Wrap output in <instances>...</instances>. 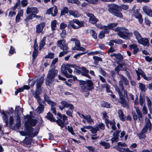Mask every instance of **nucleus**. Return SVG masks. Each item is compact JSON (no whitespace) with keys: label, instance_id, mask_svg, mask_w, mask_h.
<instances>
[{"label":"nucleus","instance_id":"obj_1","mask_svg":"<svg viewBox=\"0 0 152 152\" xmlns=\"http://www.w3.org/2000/svg\"><path fill=\"white\" fill-rule=\"evenodd\" d=\"M26 121L25 123V131H20V133L22 136H28L31 137H34L38 134V132L29 126H34L36 123L35 120L32 119L31 116L27 115L25 117Z\"/></svg>","mask_w":152,"mask_h":152},{"label":"nucleus","instance_id":"obj_18","mask_svg":"<svg viewBox=\"0 0 152 152\" xmlns=\"http://www.w3.org/2000/svg\"><path fill=\"white\" fill-rule=\"evenodd\" d=\"M9 113L7 112H3L1 113L2 117L3 118L4 122L5 123L6 126H7L8 124V115Z\"/></svg>","mask_w":152,"mask_h":152},{"label":"nucleus","instance_id":"obj_24","mask_svg":"<svg viewBox=\"0 0 152 152\" xmlns=\"http://www.w3.org/2000/svg\"><path fill=\"white\" fill-rule=\"evenodd\" d=\"M44 100L47 103L52 106H54L56 105V103L53 102L51 101L49 99L48 96L46 94L44 95Z\"/></svg>","mask_w":152,"mask_h":152},{"label":"nucleus","instance_id":"obj_56","mask_svg":"<svg viewBox=\"0 0 152 152\" xmlns=\"http://www.w3.org/2000/svg\"><path fill=\"white\" fill-rule=\"evenodd\" d=\"M68 9L66 7H64L62 10L61 11V15H63L68 13Z\"/></svg>","mask_w":152,"mask_h":152},{"label":"nucleus","instance_id":"obj_9","mask_svg":"<svg viewBox=\"0 0 152 152\" xmlns=\"http://www.w3.org/2000/svg\"><path fill=\"white\" fill-rule=\"evenodd\" d=\"M135 109L137 115L134 112L132 113L133 119L135 121L137 119V118H138L139 120L140 121V119L142 118L143 117L142 113L138 107H136L135 108Z\"/></svg>","mask_w":152,"mask_h":152},{"label":"nucleus","instance_id":"obj_17","mask_svg":"<svg viewBox=\"0 0 152 152\" xmlns=\"http://www.w3.org/2000/svg\"><path fill=\"white\" fill-rule=\"evenodd\" d=\"M57 45L58 47L63 50H67V47L65 44V40L64 39L59 40L57 41Z\"/></svg>","mask_w":152,"mask_h":152},{"label":"nucleus","instance_id":"obj_41","mask_svg":"<svg viewBox=\"0 0 152 152\" xmlns=\"http://www.w3.org/2000/svg\"><path fill=\"white\" fill-rule=\"evenodd\" d=\"M57 115L60 118L62 119L64 122H65V121L67 119V116L64 115H62L60 113H58L57 114Z\"/></svg>","mask_w":152,"mask_h":152},{"label":"nucleus","instance_id":"obj_63","mask_svg":"<svg viewBox=\"0 0 152 152\" xmlns=\"http://www.w3.org/2000/svg\"><path fill=\"white\" fill-rule=\"evenodd\" d=\"M112 142H116L118 140V138L117 137H113L111 140Z\"/></svg>","mask_w":152,"mask_h":152},{"label":"nucleus","instance_id":"obj_12","mask_svg":"<svg viewBox=\"0 0 152 152\" xmlns=\"http://www.w3.org/2000/svg\"><path fill=\"white\" fill-rule=\"evenodd\" d=\"M152 125L150 120L148 118H146L145 120V125L142 129L144 132H146L148 129L149 131L152 129Z\"/></svg>","mask_w":152,"mask_h":152},{"label":"nucleus","instance_id":"obj_8","mask_svg":"<svg viewBox=\"0 0 152 152\" xmlns=\"http://www.w3.org/2000/svg\"><path fill=\"white\" fill-rule=\"evenodd\" d=\"M119 96V102L121 104L122 107L128 108L129 107V101L124 97L121 92L118 88L116 89Z\"/></svg>","mask_w":152,"mask_h":152},{"label":"nucleus","instance_id":"obj_30","mask_svg":"<svg viewBox=\"0 0 152 152\" xmlns=\"http://www.w3.org/2000/svg\"><path fill=\"white\" fill-rule=\"evenodd\" d=\"M99 144L102 146H103L104 148L106 149L109 148L110 146L109 143L104 141H101Z\"/></svg>","mask_w":152,"mask_h":152},{"label":"nucleus","instance_id":"obj_48","mask_svg":"<svg viewBox=\"0 0 152 152\" xmlns=\"http://www.w3.org/2000/svg\"><path fill=\"white\" fill-rule=\"evenodd\" d=\"M54 54L53 53L50 52L46 56L45 58H46L52 59L53 58Z\"/></svg>","mask_w":152,"mask_h":152},{"label":"nucleus","instance_id":"obj_10","mask_svg":"<svg viewBox=\"0 0 152 152\" xmlns=\"http://www.w3.org/2000/svg\"><path fill=\"white\" fill-rule=\"evenodd\" d=\"M61 105H59L58 107L61 110H63L65 108L69 107L70 109L72 110L74 108V106L72 104H69L65 101H61Z\"/></svg>","mask_w":152,"mask_h":152},{"label":"nucleus","instance_id":"obj_31","mask_svg":"<svg viewBox=\"0 0 152 152\" xmlns=\"http://www.w3.org/2000/svg\"><path fill=\"white\" fill-rule=\"evenodd\" d=\"M115 148L117 151L121 152H129V149L128 148H124L119 146H115Z\"/></svg>","mask_w":152,"mask_h":152},{"label":"nucleus","instance_id":"obj_37","mask_svg":"<svg viewBox=\"0 0 152 152\" xmlns=\"http://www.w3.org/2000/svg\"><path fill=\"white\" fill-rule=\"evenodd\" d=\"M70 15H72L75 18H77L80 16V15L78 12L77 11H73L72 10H70L69 12Z\"/></svg>","mask_w":152,"mask_h":152},{"label":"nucleus","instance_id":"obj_15","mask_svg":"<svg viewBox=\"0 0 152 152\" xmlns=\"http://www.w3.org/2000/svg\"><path fill=\"white\" fill-rule=\"evenodd\" d=\"M86 15L89 18V22L93 24H95L98 21V20L96 19L94 15L89 12L86 13Z\"/></svg>","mask_w":152,"mask_h":152},{"label":"nucleus","instance_id":"obj_39","mask_svg":"<svg viewBox=\"0 0 152 152\" xmlns=\"http://www.w3.org/2000/svg\"><path fill=\"white\" fill-rule=\"evenodd\" d=\"M41 16L40 15H36V14L33 15H29L27 18L26 19H32L33 18H35L37 19H39L41 18Z\"/></svg>","mask_w":152,"mask_h":152},{"label":"nucleus","instance_id":"obj_54","mask_svg":"<svg viewBox=\"0 0 152 152\" xmlns=\"http://www.w3.org/2000/svg\"><path fill=\"white\" fill-rule=\"evenodd\" d=\"M68 1L69 3H75L77 4L78 5H80V3L78 0H68Z\"/></svg>","mask_w":152,"mask_h":152},{"label":"nucleus","instance_id":"obj_11","mask_svg":"<svg viewBox=\"0 0 152 152\" xmlns=\"http://www.w3.org/2000/svg\"><path fill=\"white\" fill-rule=\"evenodd\" d=\"M121 78V80L119 83V86L120 87L122 90H124V86H123V82H124L125 84L127 86V87L129 88V82L127 79L122 75H120Z\"/></svg>","mask_w":152,"mask_h":152},{"label":"nucleus","instance_id":"obj_49","mask_svg":"<svg viewBox=\"0 0 152 152\" xmlns=\"http://www.w3.org/2000/svg\"><path fill=\"white\" fill-rule=\"evenodd\" d=\"M93 58L95 61V62L96 63H97L99 61H102V59L101 58L96 56H94Z\"/></svg>","mask_w":152,"mask_h":152},{"label":"nucleus","instance_id":"obj_40","mask_svg":"<svg viewBox=\"0 0 152 152\" xmlns=\"http://www.w3.org/2000/svg\"><path fill=\"white\" fill-rule=\"evenodd\" d=\"M145 102V98L143 96H140L139 98V104L142 106Z\"/></svg>","mask_w":152,"mask_h":152},{"label":"nucleus","instance_id":"obj_62","mask_svg":"<svg viewBox=\"0 0 152 152\" xmlns=\"http://www.w3.org/2000/svg\"><path fill=\"white\" fill-rule=\"evenodd\" d=\"M66 34V32L65 30H63L61 33L60 34L61 37L62 38H64L65 37Z\"/></svg>","mask_w":152,"mask_h":152},{"label":"nucleus","instance_id":"obj_43","mask_svg":"<svg viewBox=\"0 0 152 152\" xmlns=\"http://www.w3.org/2000/svg\"><path fill=\"white\" fill-rule=\"evenodd\" d=\"M139 87L142 91H145L146 90L145 86L143 84L140 83H139Z\"/></svg>","mask_w":152,"mask_h":152},{"label":"nucleus","instance_id":"obj_27","mask_svg":"<svg viewBox=\"0 0 152 152\" xmlns=\"http://www.w3.org/2000/svg\"><path fill=\"white\" fill-rule=\"evenodd\" d=\"M44 80V78L41 77L39 79H37V82L36 84L37 88L38 89L40 88L43 84Z\"/></svg>","mask_w":152,"mask_h":152},{"label":"nucleus","instance_id":"obj_57","mask_svg":"<svg viewBox=\"0 0 152 152\" xmlns=\"http://www.w3.org/2000/svg\"><path fill=\"white\" fill-rule=\"evenodd\" d=\"M90 32L93 37L95 39H96L97 38V35L95 31L93 30H91Z\"/></svg>","mask_w":152,"mask_h":152},{"label":"nucleus","instance_id":"obj_33","mask_svg":"<svg viewBox=\"0 0 152 152\" xmlns=\"http://www.w3.org/2000/svg\"><path fill=\"white\" fill-rule=\"evenodd\" d=\"M39 94L40 93L38 92L37 90H36V91L33 94V95L37 99L38 102V101H39L40 102H41V100L39 96Z\"/></svg>","mask_w":152,"mask_h":152},{"label":"nucleus","instance_id":"obj_3","mask_svg":"<svg viewBox=\"0 0 152 152\" xmlns=\"http://www.w3.org/2000/svg\"><path fill=\"white\" fill-rule=\"evenodd\" d=\"M107 7L108 12L113 15L120 18H123L122 14L120 11V7L119 6L113 3L108 4Z\"/></svg>","mask_w":152,"mask_h":152},{"label":"nucleus","instance_id":"obj_26","mask_svg":"<svg viewBox=\"0 0 152 152\" xmlns=\"http://www.w3.org/2000/svg\"><path fill=\"white\" fill-rule=\"evenodd\" d=\"M38 103L39 106L36 109V111L39 113H40L43 111L44 109V106L41 104V102L38 101Z\"/></svg>","mask_w":152,"mask_h":152},{"label":"nucleus","instance_id":"obj_32","mask_svg":"<svg viewBox=\"0 0 152 152\" xmlns=\"http://www.w3.org/2000/svg\"><path fill=\"white\" fill-rule=\"evenodd\" d=\"M122 40L120 39H117L115 40H111L110 41L109 45L112 47L114 45V43L117 44H120L122 43Z\"/></svg>","mask_w":152,"mask_h":152},{"label":"nucleus","instance_id":"obj_14","mask_svg":"<svg viewBox=\"0 0 152 152\" xmlns=\"http://www.w3.org/2000/svg\"><path fill=\"white\" fill-rule=\"evenodd\" d=\"M38 12V10L37 8L34 7H27L26 10V13L27 14H30V15H33L37 14Z\"/></svg>","mask_w":152,"mask_h":152},{"label":"nucleus","instance_id":"obj_13","mask_svg":"<svg viewBox=\"0 0 152 152\" xmlns=\"http://www.w3.org/2000/svg\"><path fill=\"white\" fill-rule=\"evenodd\" d=\"M132 15L135 18L138 19V21L141 24L142 23L143 19L142 18V16L139 13V11L138 10L134 11Z\"/></svg>","mask_w":152,"mask_h":152},{"label":"nucleus","instance_id":"obj_53","mask_svg":"<svg viewBox=\"0 0 152 152\" xmlns=\"http://www.w3.org/2000/svg\"><path fill=\"white\" fill-rule=\"evenodd\" d=\"M142 112L143 115H146L148 113L147 109L145 104H144L143 106L142 109Z\"/></svg>","mask_w":152,"mask_h":152},{"label":"nucleus","instance_id":"obj_52","mask_svg":"<svg viewBox=\"0 0 152 152\" xmlns=\"http://www.w3.org/2000/svg\"><path fill=\"white\" fill-rule=\"evenodd\" d=\"M119 7H120V11H121L122 9L124 10H126L128 9L129 8V6L128 5L124 4L121 5L120 6H119Z\"/></svg>","mask_w":152,"mask_h":152},{"label":"nucleus","instance_id":"obj_29","mask_svg":"<svg viewBox=\"0 0 152 152\" xmlns=\"http://www.w3.org/2000/svg\"><path fill=\"white\" fill-rule=\"evenodd\" d=\"M117 25V23H109V24L107 26H106L107 28H105V29L107 30L108 32H109V29H113V27L116 26Z\"/></svg>","mask_w":152,"mask_h":152},{"label":"nucleus","instance_id":"obj_38","mask_svg":"<svg viewBox=\"0 0 152 152\" xmlns=\"http://www.w3.org/2000/svg\"><path fill=\"white\" fill-rule=\"evenodd\" d=\"M146 132H144L143 131V129H142L140 132L138 134V136L140 139H145L146 137V136L144 134Z\"/></svg>","mask_w":152,"mask_h":152},{"label":"nucleus","instance_id":"obj_19","mask_svg":"<svg viewBox=\"0 0 152 152\" xmlns=\"http://www.w3.org/2000/svg\"><path fill=\"white\" fill-rule=\"evenodd\" d=\"M45 24L44 22H42L38 24L36 26V32L37 33H40L42 32L44 27Z\"/></svg>","mask_w":152,"mask_h":152},{"label":"nucleus","instance_id":"obj_16","mask_svg":"<svg viewBox=\"0 0 152 152\" xmlns=\"http://www.w3.org/2000/svg\"><path fill=\"white\" fill-rule=\"evenodd\" d=\"M136 72L138 75L137 79L139 80L140 79V77L139 76L140 75H141L142 77L144 79L146 80H150L151 79V77H146L144 73V72L140 69H139L138 70H136Z\"/></svg>","mask_w":152,"mask_h":152},{"label":"nucleus","instance_id":"obj_35","mask_svg":"<svg viewBox=\"0 0 152 152\" xmlns=\"http://www.w3.org/2000/svg\"><path fill=\"white\" fill-rule=\"evenodd\" d=\"M46 39V38L44 37L43 38L42 40H41L40 44L39 45V49L41 50L43 46L45 45V41Z\"/></svg>","mask_w":152,"mask_h":152},{"label":"nucleus","instance_id":"obj_4","mask_svg":"<svg viewBox=\"0 0 152 152\" xmlns=\"http://www.w3.org/2000/svg\"><path fill=\"white\" fill-rule=\"evenodd\" d=\"M58 72V70L53 69L48 71L46 80V84L48 86H51L53 84L54 78Z\"/></svg>","mask_w":152,"mask_h":152},{"label":"nucleus","instance_id":"obj_44","mask_svg":"<svg viewBox=\"0 0 152 152\" xmlns=\"http://www.w3.org/2000/svg\"><path fill=\"white\" fill-rule=\"evenodd\" d=\"M47 117L51 121L53 122L55 121V119L53 117V115L50 113H47Z\"/></svg>","mask_w":152,"mask_h":152},{"label":"nucleus","instance_id":"obj_55","mask_svg":"<svg viewBox=\"0 0 152 152\" xmlns=\"http://www.w3.org/2000/svg\"><path fill=\"white\" fill-rule=\"evenodd\" d=\"M98 131V129H97L96 126V127H94L92 126L91 129L90 130V131L93 134H96Z\"/></svg>","mask_w":152,"mask_h":152},{"label":"nucleus","instance_id":"obj_64","mask_svg":"<svg viewBox=\"0 0 152 152\" xmlns=\"http://www.w3.org/2000/svg\"><path fill=\"white\" fill-rule=\"evenodd\" d=\"M67 26L66 24L64 23H61L60 24V28L61 29H64Z\"/></svg>","mask_w":152,"mask_h":152},{"label":"nucleus","instance_id":"obj_20","mask_svg":"<svg viewBox=\"0 0 152 152\" xmlns=\"http://www.w3.org/2000/svg\"><path fill=\"white\" fill-rule=\"evenodd\" d=\"M67 66H66L65 65H63L61 66V72L67 77L70 78L72 77V76L71 75L68 74L67 72L66 67Z\"/></svg>","mask_w":152,"mask_h":152},{"label":"nucleus","instance_id":"obj_7","mask_svg":"<svg viewBox=\"0 0 152 152\" xmlns=\"http://www.w3.org/2000/svg\"><path fill=\"white\" fill-rule=\"evenodd\" d=\"M84 23L83 21H80L77 19H74L69 22V25L74 29H78L84 26Z\"/></svg>","mask_w":152,"mask_h":152},{"label":"nucleus","instance_id":"obj_42","mask_svg":"<svg viewBox=\"0 0 152 152\" xmlns=\"http://www.w3.org/2000/svg\"><path fill=\"white\" fill-rule=\"evenodd\" d=\"M85 119H86L87 122L90 124H91L92 123H93V121L89 115L86 116Z\"/></svg>","mask_w":152,"mask_h":152},{"label":"nucleus","instance_id":"obj_36","mask_svg":"<svg viewBox=\"0 0 152 152\" xmlns=\"http://www.w3.org/2000/svg\"><path fill=\"white\" fill-rule=\"evenodd\" d=\"M104 30L100 32L99 35V37L100 39L103 38L104 36V34L108 33V31L106 29H104Z\"/></svg>","mask_w":152,"mask_h":152},{"label":"nucleus","instance_id":"obj_25","mask_svg":"<svg viewBox=\"0 0 152 152\" xmlns=\"http://www.w3.org/2000/svg\"><path fill=\"white\" fill-rule=\"evenodd\" d=\"M145 98L146 99V102H147V105L148 107V108L151 112V111H152V102L151 99L148 96H146L145 97Z\"/></svg>","mask_w":152,"mask_h":152},{"label":"nucleus","instance_id":"obj_34","mask_svg":"<svg viewBox=\"0 0 152 152\" xmlns=\"http://www.w3.org/2000/svg\"><path fill=\"white\" fill-rule=\"evenodd\" d=\"M119 117L122 121H124L125 120L124 116V115L123 111L121 110H119L118 112Z\"/></svg>","mask_w":152,"mask_h":152},{"label":"nucleus","instance_id":"obj_5","mask_svg":"<svg viewBox=\"0 0 152 152\" xmlns=\"http://www.w3.org/2000/svg\"><path fill=\"white\" fill-rule=\"evenodd\" d=\"M114 30L118 31V35L121 37L126 39L128 36H132V33L129 32V30L123 27H117Z\"/></svg>","mask_w":152,"mask_h":152},{"label":"nucleus","instance_id":"obj_46","mask_svg":"<svg viewBox=\"0 0 152 152\" xmlns=\"http://www.w3.org/2000/svg\"><path fill=\"white\" fill-rule=\"evenodd\" d=\"M96 127L97 129H98V130H99V129L103 130L104 129L105 125L102 123H100L97 124Z\"/></svg>","mask_w":152,"mask_h":152},{"label":"nucleus","instance_id":"obj_58","mask_svg":"<svg viewBox=\"0 0 152 152\" xmlns=\"http://www.w3.org/2000/svg\"><path fill=\"white\" fill-rule=\"evenodd\" d=\"M123 65L121 64H119L115 68V70L117 72H118L120 70L121 68H122Z\"/></svg>","mask_w":152,"mask_h":152},{"label":"nucleus","instance_id":"obj_28","mask_svg":"<svg viewBox=\"0 0 152 152\" xmlns=\"http://www.w3.org/2000/svg\"><path fill=\"white\" fill-rule=\"evenodd\" d=\"M134 34L135 37V38L137 39L138 42L139 40L142 39V37H141V34L138 31H134Z\"/></svg>","mask_w":152,"mask_h":152},{"label":"nucleus","instance_id":"obj_61","mask_svg":"<svg viewBox=\"0 0 152 152\" xmlns=\"http://www.w3.org/2000/svg\"><path fill=\"white\" fill-rule=\"evenodd\" d=\"M68 52V51H67V50H63V51L61 52L60 53L59 56V57H61L64 56L65 54H66Z\"/></svg>","mask_w":152,"mask_h":152},{"label":"nucleus","instance_id":"obj_60","mask_svg":"<svg viewBox=\"0 0 152 152\" xmlns=\"http://www.w3.org/2000/svg\"><path fill=\"white\" fill-rule=\"evenodd\" d=\"M99 71L100 73L102 74V75L104 76H106L107 74L103 70L102 68H99Z\"/></svg>","mask_w":152,"mask_h":152},{"label":"nucleus","instance_id":"obj_50","mask_svg":"<svg viewBox=\"0 0 152 152\" xmlns=\"http://www.w3.org/2000/svg\"><path fill=\"white\" fill-rule=\"evenodd\" d=\"M114 55H115L114 57L115 58H113L115 60H116V59L120 60L122 58V56L119 54H114Z\"/></svg>","mask_w":152,"mask_h":152},{"label":"nucleus","instance_id":"obj_6","mask_svg":"<svg viewBox=\"0 0 152 152\" xmlns=\"http://www.w3.org/2000/svg\"><path fill=\"white\" fill-rule=\"evenodd\" d=\"M81 90L83 92H85L87 90L91 89L90 87L93 85L92 82L91 80H87L86 81H81L80 82Z\"/></svg>","mask_w":152,"mask_h":152},{"label":"nucleus","instance_id":"obj_47","mask_svg":"<svg viewBox=\"0 0 152 152\" xmlns=\"http://www.w3.org/2000/svg\"><path fill=\"white\" fill-rule=\"evenodd\" d=\"M105 121L107 126H108V124H109L111 126L115 124V121H109L107 119H105Z\"/></svg>","mask_w":152,"mask_h":152},{"label":"nucleus","instance_id":"obj_2","mask_svg":"<svg viewBox=\"0 0 152 152\" xmlns=\"http://www.w3.org/2000/svg\"><path fill=\"white\" fill-rule=\"evenodd\" d=\"M23 109L19 106H16L15 110V116H10L9 118V124L12 125L14 122V118L16 119V127L19 128L20 125V115L23 113Z\"/></svg>","mask_w":152,"mask_h":152},{"label":"nucleus","instance_id":"obj_21","mask_svg":"<svg viewBox=\"0 0 152 152\" xmlns=\"http://www.w3.org/2000/svg\"><path fill=\"white\" fill-rule=\"evenodd\" d=\"M143 10L145 14L150 17H152V10L147 6H144L143 7Z\"/></svg>","mask_w":152,"mask_h":152},{"label":"nucleus","instance_id":"obj_51","mask_svg":"<svg viewBox=\"0 0 152 152\" xmlns=\"http://www.w3.org/2000/svg\"><path fill=\"white\" fill-rule=\"evenodd\" d=\"M56 122L57 123L58 125L60 126L61 128H63L64 126V122H63L61 120H59L56 121Z\"/></svg>","mask_w":152,"mask_h":152},{"label":"nucleus","instance_id":"obj_23","mask_svg":"<svg viewBox=\"0 0 152 152\" xmlns=\"http://www.w3.org/2000/svg\"><path fill=\"white\" fill-rule=\"evenodd\" d=\"M30 88V87L28 86L24 85L23 86L19 88L15 92V94L17 95L20 92H23L25 89L28 90Z\"/></svg>","mask_w":152,"mask_h":152},{"label":"nucleus","instance_id":"obj_22","mask_svg":"<svg viewBox=\"0 0 152 152\" xmlns=\"http://www.w3.org/2000/svg\"><path fill=\"white\" fill-rule=\"evenodd\" d=\"M139 43L144 46H148L149 45V40L147 38H142V39L138 42Z\"/></svg>","mask_w":152,"mask_h":152},{"label":"nucleus","instance_id":"obj_45","mask_svg":"<svg viewBox=\"0 0 152 152\" xmlns=\"http://www.w3.org/2000/svg\"><path fill=\"white\" fill-rule=\"evenodd\" d=\"M57 24V21L56 20H54L51 23V27L52 30L54 31L55 29V28L56 27Z\"/></svg>","mask_w":152,"mask_h":152},{"label":"nucleus","instance_id":"obj_59","mask_svg":"<svg viewBox=\"0 0 152 152\" xmlns=\"http://www.w3.org/2000/svg\"><path fill=\"white\" fill-rule=\"evenodd\" d=\"M96 26L97 27L101 29H105V28H107L106 26H102L100 24H96Z\"/></svg>","mask_w":152,"mask_h":152}]
</instances>
